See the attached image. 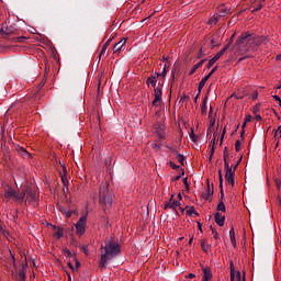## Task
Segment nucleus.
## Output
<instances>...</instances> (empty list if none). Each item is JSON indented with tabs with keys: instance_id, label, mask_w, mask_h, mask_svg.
Returning <instances> with one entry per match:
<instances>
[{
	"instance_id": "11",
	"label": "nucleus",
	"mask_w": 281,
	"mask_h": 281,
	"mask_svg": "<svg viewBox=\"0 0 281 281\" xmlns=\"http://www.w3.org/2000/svg\"><path fill=\"white\" fill-rule=\"evenodd\" d=\"M215 223L220 226L223 227L225 225V216H223L221 213H215Z\"/></svg>"
},
{
	"instance_id": "16",
	"label": "nucleus",
	"mask_w": 281,
	"mask_h": 281,
	"mask_svg": "<svg viewBox=\"0 0 281 281\" xmlns=\"http://www.w3.org/2000/svg\"><path fill=\"white\" fill-rule=\"evenodd\" d=\"M201 114L207 115V95L204 97L201 105Z\"/></svg>"
},
{
	"instance_id": "5",
	"label": "nucleus",
	"mask_w": 281,
	"mask_h": 281,
	"mask_svg": "<svg viewBox=\"0 0 281 281\" xmlns=\"http://www.w3.org/2000/svg\"><path fill=\"white\" fill-rule=\"evenodd\" d=\"M225 170H226L225 179H226L227 183H229L232 186V188H234V184H235V179H234L235 171L232 170V167L229 166L228 161H225Z\"/></svg>"
},
{
	"instance_id": "17",
	"label": "nucleus",
	"mask_w": 281,
	"mask_h": 281,
	"mask_svg": "<svg viewBox=\"0 0 281 281\" xmlns=\"http://www.w3.org/2000/svg\"><path fill=\"white\" fill-rule=\"evenodd\" d=\"M210 80V75H206L200 82L198 86V91L199 93H201V91H203V87H205V83Z\"/></svg>"
},
{
	"instance_id": "33",
	"label": "nucleus",
	"mask_w": 281,
	"mask_h": 281,
	"mask_svg": "<svg viewBox=\"0 0 281 281\" xmlns=\"http://www.w3.org/2000/svg\"><path fill=\"white\" fill-rule=\"evenodd\" d=\"M154 95L155 98H161V95H164V92L161 91V89L155 88Z\"/></svg>"
},
{
	"instance_id": "47",
	"label": "nucleus",
	"mask_w": 281,
	"mask_h": 281,
	"mask_svg": "<svg viewBox=\"0 0 281 281\" xmlns=\"http://www.w3.org/2000/svg\"><path fill=\"white\" fill-rule=\"evenodd\" d=\"M235 150H236V153H240V140H236Z\"/></svg>"
},
{
	"instance_id": "45",
	"label": "nucleus",
	"mask_w": 281,
	"mask_h": 281,
	"mask_svg": "<svg viewBox=\"0 0 281 281\" xmlns=\"http://www.w3.org/2000/svg\"><path fill=\"white\" fill-rule=\"evenodd\" d=\"M189 100H190V95L184 94V95L180 99L179 104H181L182 102H188Z\"/></svg>"
},
{
	"instance_id": "23",
	"label": "nucleus",
	"mask_w": 281,
	"mask_h": 281,
	"mask_svg": "<svg viewBox=\"0 0 281 281\" xmlns=\"http://www.w3.org/2000/svg\"><path fill=\"white\" fill-rule=\"evenodd\" d=\"M59 212H61L67 218H71V215L74 214V211H67V209L60 206Z\"/></svg>"
},
{
	"instance_id": "31",
	"label": "nucleus",
	"mask_w": 281,
	"mask_h": 281,
	"mask_svg": "<svg viewBox=\"0 0 281 281\" xmlns=\"http://www.w3.org/2000/svg\"><path fill=\"white\" fill-rule=\"evenodd\" d=\"M205 243H207V240H205V239H202V240H201V248H202V250H203L205 254H207V250L210 249V246H206Z\"/></svg>"
},
{
	"instance_id": "34",
	"label": "nucleus",
	"mask_w": 281,
	"mask_h": 281,
	"mask_svg": "<svg viewBox=\"0 0 281 281\" xmlns=\"http://www.w3.org/2000/svg\"><path fill=\"white\" fill-rule=\"evenodd\" d=\"M189 136H190L191 142H196V139L199 138V136H196L194 134V128H191V133Z\"/></svg>"
},
{
	"instance_id": "60",
	"label": "nucleus",
	"mask_w": 281,
	"mask_h": 281,
	"mask_svg": "<svg viewBox=\"0 0 281 281\" xmlns=\"http://www.w3.org/2000/svg\"><path fill=\"white\" fill-rule=\"evenodd\" d=\"M187 278H189L190 280H192V279L196 278V274H194V273H189Z\"/></svg>"
},
{
	"instance_id": "42",
	"label": "nucleus",
	"mask_w": 281,
	"mask_h": 281,
	"mask_svg": "<svg viewBox=\"0 0 281 281\" xmlns=\"http://www.w3.org/2000/svg\"><path fill=\"white\" fill-rule=\"evenodd\" d=\"M259 10H262V2H259V3L257 4V7H256L251 12H252V14H254L255 12H259Z\"/></svg>"
},
{
	"instance_id": "22",
	"label": "nucleus",
	"mask_w": 281,
	"mask_h": 281,
	"mask_svg": "<svg viewBox=\"0 0 281 281\" xmlns=\"http://www.w3.org/2000/svg\"><path fill=\"white\" fill-rule=\"evenodd\" d=\"M251 37L254 38V41L251 43H254V45H262V42L265 41V37H258L254 34H251Z\"/></svg>"
},
{
	"instance_id": "62",
	"label": "nucleus",
	"mask_w": 281,
	"mask_h": 281,
	"mask_svg": "<svg viewBox=\"0 0 281 281\" xmlns=\"http://www.w3.org/2000/svg\"><path fill=\"white\" fill-rule=\"evenodd\" d=\"M252 100H258V91L254 92Z\"/></svg>"
},
{
	"instance_id": "19",
	"label": "nucleus",
	"mask_w": 281,
	"mask_h": 281,
	"mask_svg": "<svg viewBox=\"0 0 281 281\" xmlns=\"http://www.w3.org/2000/svg\"><path fill=\"white\" fill-rule=\"evenodd\" d=\"M221 57L216 54L213 58H211L206 65V69H212L214 67V64L220 59Z\"/></svg>"
},
{
	"instance_id": "37",
	"label": "nucleus",
	"mask_w": 281,
	"mask_h": 281,
	"mask_svg": "<svg viewBox=\"0 0 281 281\" xmlns=\"http://www.w3.org/2000/svg\"><path fill=\"white\" fill-rule=\"evenodd\" d=\"M63 254L67 256V258H71V250L68 248H63Z\"/></svg>"
},
{
	"instance_id": "4",
	"label": "nucleus",
	"mask_w": 281,
	"mask_h": 281,
	"mask_svg": "<svg viewBox=\"0 0 281 281\" xmlns=\"http://www.w3.org/2000/svg\"><path fill=\"white\" fill-rule=\"evenodd\" d=\"M75 227L78 236H82L87 232V214L79 218Z\"/></svg>"
},
{
	"instance_id": "40",
	"label": "nucleus",
	"mask_w": 281,
	"mask_h": 281,
	"mask_svg": "<svg viewBox=\"0 0 281 281\" xmlns=\"http://www.w3.org/2000/svg\"><path fill=\"white\" fill-rule=\"evenodd\" d=\"M209 23H210V24L214 23V25H216V23H218V16L214 15L213 18H211V19L209 20Z\"/></svg>"
},
{
	"instance_id": "27",
	"label": "nucleus",
	"mask_w": 281,
	"mask_h": 281,
	"mask_svg": "<svg viewBox=\"0 0 281 281\" xmlns=\"http://www.w3.org/2000/svg\"><path fill=\"white\" fill-rule=\"evenodd\" d=\"M236 280V272H234V261H231V281Z\"/></svg>"
},
{
	"instance_id": "30",
	"label": "nucleus",
	"mask_w": 281,
	"mask_h": 281,
	"mask_svg": "<svg viewBox=\"0 0 281 281\" xmlns=\"http://www.w3.org/2000/svg\"><path fill=\"white\" fill-rule=\"evenodd\" d=\"M188 216H192V214H195V216H199V212H196V209H194V206H191L188 211H187Z\"/></svg>"
},
{
	"instance_id": "53",
	"label": "nucleus",
	"mask_w": 281,
	"mask_h": 281,
	"mask_svg": "<svg viewBox=\"0 0 281 281\" xmlns=\"http://www.w3.org/2000/svg\"><path fill=\"white\" fill-rule=\"evenodd\" d=\"M238 21V16H233L232 20L228 22V25H234Z\"/></svg>"
},
{
	"instance_id": "29",
	"label": "nucleus",
	"mask_w": 281,
	"mask_h": 281,
	"mask_svg": "<svg viewBox=\"0 0 281 281\" xmlns=\"http://www.w3.org/2000/svg\"><path fill=\"white\" fill-rule=\"evenodd\" d=\"M229 45H231V43L226 44V46L224 48H222L220 52H217V56H220V58L227 52V49H229Z\"/></svg>"
},
{
	"instance_id": "59",
	"label": "nucleus",
	"mask_w": 281,
	"mask_h": 281,
	"mask_svg": "<svg viewBox=\"0 0 281 281\" xmlns=\"http://www.w3.org/2000/svg\"><path fill=\"white\" fill-rule=\"evenodd\" d=\"M245 122H246V124L251 122V115L250 114L246 115Z\"/></svg>"
},
{
	"instance_id": "58",
	"label": "nucleus",
	"mask_w": 281,
	"mask_h": 281,
	"mask_svg": "<svg viewBox=\"0 0 281 281\" xmlns=\"http://www.w3.org/2000/svg\"><path fill=\"white\" fill-rule=\"evenodd\" d=\"M213 238L218 240V232H216V229H213Z\"/></svg>"
},
{
	"instance_id": "1",
	"label": "nucleus",
	"mask_w": 281,
	"mask_h": 281,
	"mask_svg": "<svg viewBox=\"0 0 281 281\" xmlns=\"http://www.w3.org/2000/svg\"><path fill=\"white\" fill-rule=\"evenodd\" d=\"M120 254V244L114 240L105 241V245H101V259L99 262L100 269L106 268V262L111 261L112 258H115Z\"/></svg>"
},
{
	"instance_id": "54",
	"label": "nucleus",
	"mask_w": 281,
	"mask_h": 281,
	"mask_svg": "<svg viewBox=\"0 0 281 281\" xmlns=\"http://www.w3.org/2000/svg\"><path fill=\"white\" fill-rule=\"evenodd\" d=\"M240 161H243V158H240L237 164L233 167V172H236V170L238 169V166H240Z\"/></svg>"
},
{
	"instance_id": "57",
	"label": "nucleus",
	"mask_w": 281,
	"mask_h": 281,
	"mask_svg": "<svg viewBox=\"0 0 281 281\" xmlns=\"http://www.w3.org/2000/svg\"><path fill=\"white\" fill-rule=\"evenodd\" d=\"M170 167L173 169V170H179V166H177L175 162L170 161Z\"/></svg>"
},
{
	"instance_id": "20",
	"label": "nucleus",
	"mask_w": 281,
	"mask_h": 281,
	"mask_svg": "<svg viewBox=\"0 0 281 281\" xmlns=\"http://www.w3.org/2000/svg\"><path fill=\"white\" fill-rule=\"evenodd\" d=\"M161 131H164L162 125H156V135L158 136V139H166V136L161 134Z\"/></svg>"
},
{
	"instance_id": "13",
	"label": "nucleus",
	"mask_w": 281,
	"mask_h": 281,
	"mask_svg": "<svg viewBox=\"0 0 281 281\" xmlns=\"http://www.w3.org/2000/svg\"><path fill=\"white\" fill-rule=\"evenodd\" d=\"M202 271H203L202 280L210 281V279L212 278V270L210 268H202Z\"/></svg>"
},
{
	"instance_id": "46",
	"label": "nucleus",
	"mask_w": 281,
	"mask_h": 281,
	"mask_svg": "<svg viewBox=\"0 0 281 281\" xmlns=\"http://www.w3.org/2000/svg\"><path fill=\"white\" fill-rule=\"evenodd\" d=\"M235 278H236V281H245V277H241L240 271L237 272Z\"/></svg>"
},
{
	"instance_id": "63",
	"label": "nucleus",
	"mask_w": 281,
	"mask_h": 281,
	"mask_svg": "<svg viewBox=\"0 0 281 281\" xmlns=\"http://www.w3.org/2000/svg\"><path fill=\"white\" fill-rule=\"evenodd\" d=\"M273 99L276 100V102H280L281 101L280 95H278V94L273 95Z\"/></svg>"
},
{
	"instance_id": "41",
	"label": "nucleus",
	"mask_w": 281,
	"mask_h": 281,
	"mask_svg": "<svg viewBox=\"0 0 281 281\" xmlns=\"http://www.w3.org/2000/svg\"><path fill=\"white\" fill-rule=\"evenodd\" d=\"M25 40V36L13 37V41H15V43H23Z\"/></svg>"
},
{
	"instance_id": "10",
	"label": "nucleus",
	"mask_w": 281,
	"mask_h": 281,
	"mask_svg": "<svg viewBox=\"0 0 281 281\" xmlns=\"http://www.w3.org/2000/svg\"><path fill=\"white\" fill-rule=\"evenodd\" d=\"M27 190H30V187L24 186L20 193H18V203H23L25 199V194H27Z\"/></svg>"
},
{
	"instance_id": "64",
	"label": "nucleus",
	"mask_w": 281,
	"mask_h": 281,
	"mask_svg": "<svg viewBox=\"0 0 281 281\" xmlns=\"http://www.w3.org/2000/svg\"><path fill=\"white\" fill-rule=\"evenodd\" d=\"M80 266L81 263L78 260H76V270L80 269Z\"/></svg>"
},
{
	"instance_id": "9",
	"label": "nucleus",
	"mask_w": 281,
	"mask_h": 281,
	"mask_svg": "<svg viewBox=\"0 0 281 281\" xmlns=\"http://www.w3.org/2000/svg\"><path fill=\"white\" fill-rule=\"evenodd\" d=\"M220 16H227L232 14V10L227 9L225 4H221L217 9Z\"/></svg>"
},
{
	"instance_id": "48",
	"label": "nucleus",
	"mask_w": 281,
	"mask_h": 281,
	"mask_svg": "<svg viewBox=\"0 0 281 281\" xmlns=\"http://www.w3.org/2000/svg\"><path fill=\"white\" fill-rule=\"evenodd\" d=\"M227 157H229V153L227 151V147L224 148V166L225 161H227Z\"/></svg>"
},
{
	"instance_id": "15",
	"label": "nucleus",
	"mask_w": 281,
	"mask_h": 281,
	"mask_svg": "<svg viewBox=\"0 0 281 281\" xmlns=\"http://www.w3.org/2000/svg\"><path fill=\"white\" fill-rule=\"evenodd\" d=\"M206 60H207V59H202V60H200L198 64H195V65L191 68L190 72H189V76L194 75V74L196 72V69H199V67H203V64H204Z\"/></svg>"
},
{
	"instance_id": "26",
	"label": "nucleus",
	"mask_w": 281,
	"mask_h": 281,
	"mask_svg": "<svg viewBox=\"0 0 281 281\" xmlns=\"http://www.w3.org/2000/svg\"><path fill=\"white\" fill-rule=\"evenodd\" d=\"M19 278L20 281H25V266H23L22 269L19 270Z\"/></svg>"
},
{
	"instance_id": "8",
	"label": "nucleus",
	"mask_w": 281,
	"mask_h": 281,
	"mask_svg": "<svg viewBox=\"0 0 281 281\" xmlns=\"http://www.w3.org/2000/svg\"><path fill=\"white\" fill-rule=\"evenodd\" d=\"M214 195V186H212V189L210 187V180H207V189L206 192L202 194V199H204L205 201H212L210 199V196Z\"/></svg>"
},
{
	"instance_id": "21",
	"label": "nucleus",
	"mask_w": 281,
	"mask_h": 281,
	"mask_svg": "<svg viewBox=\"0 0 281 281\" xmlns=\"http://www.w3.org/2000/svg\"><path fill=\"white\" fill-rule=\"evenodd\" d=\"M229 238L233 247H236V233L234 232V227L229 231Z\"/></svg>"
},
{
	"instance_id": "36",
	"label": "nucleus",
	"mask_w": 281,
	"mask_h": 281,
	"mask_svg": "<svg viewBox=\"0 0 281 281\" xmlns=\"http://www.w3.org/2000/svg\"><path fill=\"white\" fill-rule=\"evenodd\" d=\"M218 177H220V188H223V169L218 170Z\"/></svg>"
},
{
	"instance_id": "14",
	"label": "nucleus",
	"mask_w": 281,
	"mask_h": 281,
	"mask_svg": "<svg viewBox=\"0 0 281 281\" xmlns=\"http://www.w3.org/2000/svg\"><path fill=\"white\" fill-rule=\"evenodd\" d=\"M146 82H147L148 87L151 85V87H154V89L157 88V75L149 76L147 78Z\"/></svg>"
},
{
	"instance_id": "44",
	"label": "nucleus",
	"mask_w": 281,
	"mask_h": 281,
	"mask_svg": "<svg viewBox=\"0 0 281 281\" xmlns=\"http://www.w3.org/2000/svg\"><path fill=\"white\" fill-rule=\"evenodd\" d=\"M161 102V98L159 97H155V99L153 100V106H158L157 103Z\"/></svg>"
},
{
	"instance_id": "50",
	"label": "nucleus",
	"mask_w": 281,
	"mask_h": 281,
	"mask_svg": "<svg viewBox=\"0 0 281 281\" xmlns=\"http://www.w3.org/2000/svg\"><path fill=\"white\" fill-rule=\"evenodd\" d=\"M220 201H223V199H225V192L223 191V184H222V188H220Z\"/></svg>"
},
{
	"instance_id": "39",
	"label": "nucleus",
	"mask_w": 281,
	"mask_h": 281,
	"mask_svg": "<svg viewBox=\"0 0 281 281\" xmlns=\"http://www.w3.org/2000/svg\"><path fill=\"white\" fill-rule=\"evenodd\" d=\"M171 203H172V210H177V207H179L181 205V202L177 201V200H175V201L171 200Z\"/></svg>"
},
{
	"instance_id": "43",
	"label": "nucleus",
	"mask_w": 281,
	"mask_h": 281,
	"mask_svg": "<svg viewBox=\"0 0 281 281\" xmlns=\"http://www.w3.org/2000/svg\"><path fill=\"white\" fill-rule=\"evenodd\" d=\"M217 70H218V66H214L212 70L209 72V75L206 76H210V78H212V76H214V72H216Z\"/></svg>"
},
{
	"instance_id": "32",
	"label": "nucleus",
	"mask_w": 281,
	"mask_h": 281,
	"mask_svg": "<svg viewBox=\"0 0 281 281\" xmlns=\"http://www.w3.org/2000/svg\"><path fill=\"white\" fill-rule=\"evenodd\" d=\"M177 159L179 161V164L181 166H184V161H186V156L181 155V154H177Z\"/></svg>"
},
{
	"instance_id": "7",
	"label": "nucleus",
	"mask_w": 281,
	"mask_h": 281,
	"mask_svg": "<svg viewBox=\"0 0 281 281\" xmlns=\"http://www.w3.org/2000/svg\"><path fill=\"white\" fill-rule=\"evenodd\" d=\"M4 199H13V201L19 203L18 192L14 189H7L4 191Z\"/></svg>"
},
{
	"instance_id": "61",
	"label": "nucleus",
	"mask_w": 281,
	"mask_h": 281,
	"mask_svg": "<svg viewBox=\"0 0 281 281\" xmlns=\"http://www.w3.org/2000/svg\"><path fill=\"white\" fill-rule=\"evenodd\" d=\"M68 267H69V269H71V271H76V268H74V263L68 262Z\"/></svg>"
},
{
	"instance_id": "24",
	"label": "nucleus",
	"mask_w": 281,
	"mask_h": 281,
	"mask_svg": "<svg viewBox=\"0 0 281 281\" xmlns=\"http://www.w3.org/2000/svg\"><path fill=\"white\" fill-rule=\"evenodd\" d=\"M60 179H61V183H63L64 188H66V190H68V188H69V179L67 178V176L61 175Z\"/></svg>"
},
{
	"instance_id": "55",
	"label": "nucleus",
	"mask_w": 281,
	"mask_h": 281,
	"mask_svg": "<svg viewBox=\"0 0 281 281\" xmlns=\"http://www.w3.org/2000/svg\"><path fill=\"white\" fill-rule=\"evenodd\" d=\"M63 229H58L56 233H55V236H57V238H63Z\"/></svg>"
},
{
	"instance_id": "3",
	"label": "nucleus",
	"mask_w": 281,
	"mask_h": 281,
	"mask_svg": "<svg viewBox=\"0 0 281 281\" xmlns=\"http://www.w3.org/2000/svg\"><path fill=\"white\" fill-rule=\"evenodd\" d=\"M254 38L251 33H241L234 44V49H237L238 52H247V46L254 43Z\"/></svg>"
},
{
	"instance_id": "2",
	"label": "nucleus",
	"mask_w": 281,
	"mask_h": 281,
	"mask_svg": "<svg viewBox=\"0 0 281 281\" xmlns=\"http://www.w3.org/2000/svg\"><path fill=\"white\" fill-rule=\"evenodd\" d=\"M113 196V192L109 189V182H102L99 188V203L103 207V212L111 210Z\"/></svg>"
},
{
	"instance_id": "35",
	"label": "nucleus",
	"mask_w": 281,
	"mask_h": 281,
	"mask_svg": "<svg viewBox=\"0 0 281 281\" xmlns=\"http://www.w3.org/2000/svg\"><path fill=\"white\" fill-rule=\"evenodd\" d=\"M166 74H168V69L166 68V65L162 69L161 74H156L157 78L161 77V78H166Z\"/></svg>"
},
{
	"instance_id": "6",
	"label": "nucleus",
	"mask_w": 281,
	"mask_h": 281,
	"mask_svg": "<svg viewBox=\"0 0 281 281\" xmlns=\"http://www.w3.org/2000/svg\"><path fill=\"white\" fill-rule=\"evenodd\" d=\"M0 34L3 36V38H8V36H12L14 34V26H5L2 24V27L0 29Z\"/></svg>"
},
{
	"instance_id": "51",
	"label": "nucleus",
	"mask_w": 281,
	"mask_h": 281,
	"mask_svg": "<svg viewBox=\"0 0 281 281\" xmlns=\"http://www.w3.org/2000/svg\"><path fill=\"white\" fill-rule=\"evenodd\" d=\"M274 183H276L278 190H281V180L278 179V178H276V179H274Z\"/></svg>"
},
{
	"instance_id": "38",
	"label": "nucleus",
	"mask_w": 281,
	"mask_h": 281,
	"mask_svg": "<svg viewBox=\"0 0 281 281\" xmlns=\"http://www.w3.org/2000/svg\"><path fill=\"white\" fill-rule=\"evenodd\" d=\"M183 175H186V171L183 169H181V175L176 176L175 178L171 179V181H179V179H181V177H183Z\"/></svg>"
},
{
	"instance_id": "52",
	"label": "nucleus",
	"mask_w": 281,
	"mask_h": 281,
	"mask_svg": "<svg viewBox=\"0 0 281 281\" xmlns=\"http://www.w3.org/2000/svg\"><path fill=\"white\" fill-rule=\"evenodd\" d=\"M63 168V172H59V176L65 175V177H67V166L61 165Z\"/></svg>"
},
{
	"instance_id": "28",
	"label": "nucleus",
	"mask_w": 281,
	"mask_h": 281,
	"mask_svg": "<svg viewBox=\"0 0 281 281\" xmlns=\"http://www.w3.org/2000/svg\"><path fill=\"white\" fill-rule=\"evenodd\" d=\"M216 210H217V212H226L225 202L220 201V203L217 204Z\"/></svg>"
},
{
	"instance_id": "12",
	"label": "nucleus",
	"mask_w": 281,
	"mask_h": 281,
	"mask_svg": "<svg viewBox=\"0 0 281 281\" xmlns=\"http://www.w3.org/2000/svg\"><path fill=\"white\" fill-rule=\"evenodd\" d=\"M27 196H26V201H29V203H34V201H36V193L32 191V188L29 187V190L26 191Z\"/></svg>"
},
{
	"instance_id": "25",
	"label": "nucleus",
	"mask_w": 281,
	"mask_h": 281,
	"mask_svg": "<svg viewBox=\"0 0 281 281\" xmlns=\"http://www.w3.org/2000/svg\"><path fill=\"white\" fill-rule=\"evenodd\" d=\"M111 41H113V38H109L102 46L101 48V54H106V49H109V45H111Z\"/></svg>"
},
{
	"instance_id": "56",
	"label": "nucleus",
	"mask_w": 281,
	"mask_h": 281,
	"mask_svg": "<svg viewBox=\"0 0 281 281\" xmlns=\"http://www.w3.org/2000/svg\"><path fill=\"white\" fill-rule=\"evenodd\" d=\"M183 183L186 186V190H190V183H188V178H183Z\"/></svg>"
},
{
	"instance_id": "49",
	"label": "nucleus",
	"mask_w": 281,
	"mask_h": 281,
	"mask_svg": "<svg viewBox=\"0 0 281 281\" xmlns=\"http://www.w3.org/2000/svg\"><path fill=\"white\" fill-rule=\"evenodd\" d=\"M173 196L175 195L171 196L170 201L165 205L164 210H168V207H171V210H172V198Z\"/></svg>"
},
{
	"instance_id": "18",
	"label": "nucleus",
	"mask_w": 281,
	"mask_h": 281,
	"mask_svg": "<svg viewBox=\"0 0 281 281\" xmlns=\"http://www.w3.org/2000/svg\"><path fill=\"white\" fill-rule=\"evenodd\" d=\"M124 45H126V38H122L119 43L114 45L113 47L114 53L120 52L122 47H124Z\"/></svg>"
}]
</instances>
